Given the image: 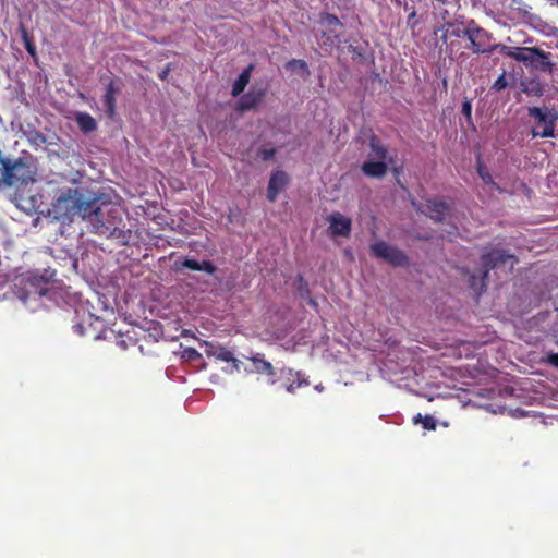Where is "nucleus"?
<instances>
[{"instance_id": "1", "label": "nucleus", "mask_w": 558, "mask_h": 558, "mask_svg": "<svg viewBox=\"0 0 558 558\" xmlns=\"http://www.w3.org/2000/svg\"><path fill=\"white\" fill-rule=\"evenodd\" d=\"M53 210L57 219L72 220L75 216L87 220L95 228H100L105 225L104 214L99 197L87 198L85 195L77 193L71 196H61L53 204Z\"/></svg>"}, {"instance_id": "2", "label": "nucleus", "mask_w": 558, "mask_h": 558, "mask_svg": "<svg viewBox=\"0 0 558 558\" xmlns=\"http://www.w3.org/2000/svg\"><path fill=\"white\" fill-rule=\"evenodd\" d=\"M513 256L507 254L501 250H492L489 253L484 254L482 256V275L477 277L475 275H471L469 278L470 288L476 292V294H481L486 288V279L490 269L497 268L500 265L506 264L508 259H511Z\"/></svg>"}, {"instance_id": "3", "label": "nucleus", "mask_w": 558, "mask_h": 558, "mask_svg": "<svg viewBox=\"0 0 558 558\" xmlns=\"http://www.w3.org/2000/svg\"><path fill=\"white\" fill-rule=\"evenodd\" d=\"M527 113L531 118H534L538 125H542V131H537L535 129L532 130L533 137H554L555 136V128L558 121V111L555 108H539V107H529Z\"/></svg>"}, {"instance_id": "4", "label": "nucleus", "mask_w": 558, "mask_h": 558, "mask_svg": "<svg viewBox=\"0 0 558 558\" xmlns=\"http://www.w3.org/2000/svg\"><path fill=\"white\" fill-rule=\"evenodd\" d=\"M465 36L470 41V49L475 54H490L496 50V47H492L490 44L492 34L476 24L474 20L468 23Z\"/></svg>"}, {"instance_id": "5", "label": "nucleus", "mask_w": 558, "mask_h": 558, "mask_svg": "<svg viewBox=\"0 0 558 558\" xmlns=\"http://www.w3.org/2000/svg\"><path fill=\"white\" fill-rule=\"evenodd\" d=\"M373 256L380 258L393 267H405L410 260L408 255L396 246L385 241H376L369 246Z\"/></svg>"}, {"instance_id": "6", "label": "nucleus", "mask_w": 558, "mask_h": 558, "mask_svg": "<svg viewBox=\"0 0 558 558\" xmlns=\"http://www.w3.org/2000/svg\"><path fill=\"white\" fill-rule=\"evenodd\" d=\"M522 54L525 59L519 62L539 72L553 74L555 64L551 62L550 52H546L537 47H524Z\"/></svg>"}, {"instance_id": "7", "label": "nucleus", "mask_w": 558, "mask_h": 558, "mask_svg": "<svg viewBox=\"0 0 558 558\" xmlns=\"http://www.w3.org/2000/svg\"><path fill=\"white\" fill-rule=\"evenodd\" d=\"M327 221L329 222L328 231L331 236L349 238L352 230V220L343 216L339 211L331 213Z\"/></svg>"}, {"instance_id": "8", "label": "nucleus", "mask_w": 558, "mask_h": 558, "mask_svg": "<svg viewBox=\"0 0 558 558\" xmlns=\"http://www.w3.org/2000/svg\"><path fill=\"white\" fill-rule=\"evenodd\" d=\"M441 19L444 24L440 28L442 33L440 39L444 43H447V40L452 37L459 38L461 36H465L466 26H464L463 22L450 20L448 10H444V12H441Z\"/></svg>"}, {"instance_id": "9", "label": "nucleus", "mask_w": 558, "mask_h": 558, "mask_svg": "<svg viewBox=\"0 0 558 558\" xmlns=\"http://www.w3.org/2000/svg\"><path fill=\"white\" fill-rule=\"evenodd\" d=\"M252 362V369H246V372L257 373L259 375H265L268 377V383L274 385L276 383L275 375L276 371L274 365L265 359L264 353H255L251 356L246 357Z\"/></svg>"}, {"instance_id": "10", "label": "nucleus", "mask_w": 558, "mask_h": 558, "mask_svg": "<svg viewBox=\"0 0 558 558\" xmlns=\"http://www.w3.org/2000/svg\"><path fill=\"white\" fill-rule=\"evenodd\" d=\"M265 96V87L252 86L251 89L240 98L239 109L242 111L255 109L263 101Z\"/></svg>"}, {"instance_id": "11", "label": "nucleus", "mask_w": 558, "mask_h": 558, "mask_svg": "<svg viewBox=\"0 0 558 558\" xmlns=\"http://www.w3.org/2000/svg\"><path fill=\"white\" fill-rule=\"evenodd\" d=\"M121 92L120 86L116 81L109 80L105 85V93L102 95V102L106 109L108 118L113 119L117 114L116 111V99L117 95Z\"/></svg>"}, {"instance_id": "12", "label": "nucleus", "mask_w": 558, "mask_h": 558, "mask_svg": "<svg viewBox=\"0 0 558 558\" xmlns=\"http://www.w3.org/2000/svg\"><path fill=\"white\" fill-rule=\"evenodd\" d=\"M289 182L288 174L282 170L275 171L268 182L267 198L269 202H275L281 191L284 190Z\"/></svg>"}, {"instance_id": "13", "label": "nucleus", "mask_w": 558, "mask_h": 558, "mask_svg": "<svg viewBox=\"0 0 558 558\" xmlns=\"http://www.w3.org/2000/svg\"><path fill=\"white\" fill-rule=\"evenodd\" d=\"M362 172L368 178H383L388 172V163L386 160L368 159L361 167Z\"/></svg>"}, {"instance_id": "14", "label": "nucleus", "mask_w": 558, "mask_h": 558, "mask_svg": "<svg viewBox=\"0 0 558 558\" xmlns=\"http://www.w3.org/2000/svg\"><path fill=\"white\" fill-rule=\"evenodd\" d=\"M520 86L522 93L526 96L536 98L544 96L545 86L538 76L522 78Z\"/></svg>"}, {"instance_id": "15", "label": "nucleus", "mask_w": 558, "mask_h": 558, "mask_svg": "<svg viewBox=\"0 0 558 558\" xmlns=\"http://www.w3.org/2000/svg\"><path fill=\"white\" fill-rule=\"evenodd\" d=\"M281 374L286 378L284 388L289 393H293L298 388L308 385V381L302 378L301 373L292 368H283Z\"/></svg>"}, {"instance_id": "16", "label": "nucleus", "mask_w": 558, "mask_h": 558, "mask_svg": "<svg viewBox=\"0 0 558 558\" xmlns=\"http://www.w3.org/2000/svg\"><path fill=\"white\" fill-rule=\"evenodd\" d=\"M425 206L428 216L435 221H442L449 213V206L442 201L429 199Z\"/></svg>"}, {"instance_id": "17", "label": "nucleus", "mask_w": 558, "mask_h": 558, "mask_svg": "<svg viewBox=\"0 0 558 558\" xmlns=\"http://www.w3.org/2000/svg\"><path fill=\"white\" fill-rule=\"evenodd\" d=\"M368 146L371 148V153L368 154V158L371 159H380V160H387L388 159V149L387 147L381 143L380 138L372 134L368 138Z\"/></svg>"}, {"instance_id": "18", "label": "nucleus", "mask_w": 558, "mask_h": 558, "mask_svg": "<svg viewBox=\"0 0 558 558\" xmlns=\"http://www.w3.org/2000/svg\"><path fill=\"white\" fill-rule=\"evenodd\" d=\"M205 353L208 357H215L222 362L233 360V353L229 349L211 342H206Z\"/></svg>"}, {"instance_id": "19", "label": "nucleus", "mask_w": 558, "mask_h": 558, "mask_svg": "<svg viewBox=\"0 0 558 558\" xmlns=\"http://www.w3.org/2000/svg\"><path fill=\"white\" fill-rule=\"evenodd\" d=\"M253 69H254V65L250 64L247 68H245L241 72V74L234 81V83L232 85V89H231V95L233 97H236L244 92L245 87L250 83Z\"/></svg>"}, {"instance_id": "20", "label": "nucleus", "mask_w": 558, "mask_h": 558, "mask_svg": "<svg viewBox=\"0 0 558 558\" xmlns=\"http://www.w3.org/2000/svg\"><path fill=\"white\" fill-rule=\"evenodd\" d=\"M182 267L191 270L205 271L209 275L215 274L216 266L210 260L198 262L193 258L185 257L182 262Z\"/></svg>"}, {"instance_id": "21", "label": "nucleus", "mask_w": 558, "mask_h": 558, "mask_svg": "<svg viewBox=\"0 0 558 558\" xmlns=\"http://www.w3.org/2000/svg\"><path fill=\"white\" fill-rule=\"evenodd\" d=\"M75 121L78 129L85 134L94 132L97 129L96 120L87 112H77Z\"/></svg>"}, {"instance_id": "22", "label": "nucleus", "mask_w": 558, "mask_h": 558, "mask_svg": "<svg viewBox=\"0 0 558 558\" xmlns=\"http://www.w3.org/2000/svg\"><path fill=\"white\" fill-rule=\"evenodd\" d=\"M492 47H496V50H498L502 56L512 58L518 62L525 59L522 54L524 47H510L502 44H496Z\"/></svg>"}, {"instance_id": "23", "label": "nucleus", "mask_w": 558, "mask_h": 558, "mask_svg": "<svg viewBox=\"0 0 558 558\" xmlns=\"http://www.w3.org/2000/svg\"><path fill=\"white\" fill-rule=\"evenodd\" d=\"M413 423L414 424L422 423L423 428L426 430H435L437 427L436 420L430 414L422 415L418 413L417 415H415L413 417Z\"/></svg>"}, {"instance_id": "24", "label": "nucleus", "mask_w": 558, "mask_h": 558, "mask_svg": "<svg viewBox=\"0 0 558 558\" xmlns=\"http://www.w3.org/2000/svg\"><path fill=\"white\" fill-rule=\"evenodd\" d=\"M319 23L326 24L329 27L343 26L342 22L339 20L337 15L327 12H323L319 14Z\"/></svg>"}, {"instance_id": "25", "label": "nucleus", "mask_w": 558, "mask_h": 558, "mask_svg": "<svg viewBox=\"0 0 558 558\" xmlns=\"http://www.w3.org/2000/svg\"><path fill=\"white\" fill-rule=\"evenodd\" d=\"M404 11L409 12L407 25L411 29H415L418 25V20L416 17V10L413 5H409L408 3L404 4Z\"/></svg>"}, {"instance_id": "26", "label": "nucleus", "mask_w": 558, "mask_h": 558, "mask_svg": "<svg viewBox=\"0 0 558 558\" xmlns=\"http://www.w3.org/2000/svg\"><path fill=\"white\" fill-rule=\"evenodd\" d=\"M286 68L291 70L299 69L302 70L304 73H308L307 63L302 59H292L288 61Z\"/></svg>"}, {"instance_id": "27", "label": "nucleus", "mask_w": 558, "mask_h": 558, "mask_svg": "<svg viewBox=\"0 0 558 558\" xmlns=\"http://www.w3.org/2000/svg\"><path fill=\"white\" fill-rule=\"evenodd\" d=\"M509 85L508 81H507V77H506V72H504L502 74H500L498 76V78L494 82V84L492 85V89L495 90V92H501L502 89H505L507 86Z\"/></svg>"}, {"instance_id": "28", "label": "nucleus", "mask_w": 558, "mask_h": 558, "mask_svg": "<svg viewBox=\"0 0 558 558\" xmlns=\"http://www.w3.org/2000/svg\"><path fill=\"white\" fill-rule=\"evenodd\" d=\"M461 113L466 118L469 123H472V104L470 99L465 98L463 100Z\"/></svg>"}, {"instance_id": "29", "label": "nucleus", "mask_w": 558, "mask_h": 558, "mask_svg": "<svg viewBox=\"0 0 558 558\" xmlns=\"http://www.w3.org/2000/svg\"><path fill=\"white\" fill-rule=\"evenodd\" d=\"M477 172H478V175L481 177V179L484 181L485 184H493L495 185L497 189L499 187L495 182H494V179L492 177V174L489 172H487L481 165L478 166L477 168Z\"/></svg>"}, {"instance_id": "30", "label": "nucleus", "mask_w": 558, "mask_h": 558, "mask_svg": "<svg viewBox=\"0 0 558 558\" xmlns=\"http://www.w3.org/2000/svg\"><path fill=\"white\" fill-rule=\"evenodd\" d=\"M277 153V149L276 148H262L258 150L257 155L259 158H262L263 160H270L275 157Z\"/></svg>"}, {"instance_id": "31", "label": "nucleus", "mask_w": 558, "mask_h": 558, "mask_svg": "<svg viewBox=\"0 0 558 558\" xmlns=\"http://www.w3.org/2000/svg\"><path fill=\"white\" fill-rule=\"evenodd\" d=\"M22 35L25 43V48L29 54H35L36 48L34 43L28 38L27 32L24 27H22Z\"/></svg>"}, {"instance_id": "32", "label": "nucleus", "mask_w": 558, "mask_h": 558, "mask_svg": "<svg viewBox=\"0 0 558 558\" xmlns=\"http://www.w3.org/2000/svg\"><path fill=\"white\" fill-rule=\"evenodd\" d=\"M183 356L190 361H196V360L201 359L202 355L196 349L187 348L184 350Z\"/></svg>"}, {"instance_id": "33", "label": "nucleus", "mask_w": 558, "mask_h": 558, "mask_svg": "<svg viewBox=\"0 0 558 558\" xmlns=\"http://www.w3.org/2000/svg\"><path fill=\"white\" fill-rule=\"evenodd\" d=\"M32 141L34 143L45 144L46 143V136L44 134H41L40 132H35L33 134Z\"/></svg>"}, {"instance_id": "34", "label": "nucleus", "mask_w": 558, "mask_h": 558, "mask_svg": "<svg viewBox=\"0 0 558 558\" xmlns=\"http://www.w3.org/2000/svg\"><path fill=\"white\" fill-rule=\"evenodd\" d=\"M546 361L558 368V353H549L546 357Z\"/></svg>"}, {"instance_id": "35", "label": "nucleus", "mask_w": 558, "mask_h": 558, "mask_svg": "<svg viewBox=\"0 0 558 558\" xmlns=\"http://www.w3.org/2000/svg\"><path fill=\"white\" fill-rule=\"evenodd\" d=\"M228 363H231V364H232V368H233L234 371H236V372H239V371H240V365H241V361H240V360H238V359H235V357L233 356V360H232V361H229Z\"/></svg>"}, {"instance_id": "36", "label": "nucleus", "mask_w": 558, "mask_h": 558, "mask_svg": "<svg viewBox=\"0 0 558 558\" xmlns=\"http://www.w3.org/2000/svg\"><path fill=\"white\" fill-rule=\"evenodd\" d=\"M167 75H168V70H165V71H162V72L159 74V77H160L161 80H165V78L167 77Z\"/></svg>"}, {"instance_id": "37", "label": "nucleus", "mask_w": 558, "mask_h": 558, "mask_svg": "<svg viewBox=\"0 0 558 558\" xmlns=\"http://www.w3.org/2000/svg\"><path fill=\"white\" fill-rule=\"evenodd\" d=\"M554 1L556 2L557 7H558V0H554Z\"/></svg>"}]
</instances>
